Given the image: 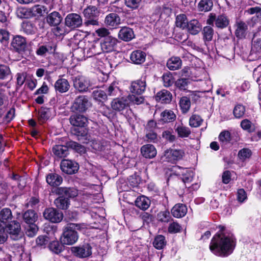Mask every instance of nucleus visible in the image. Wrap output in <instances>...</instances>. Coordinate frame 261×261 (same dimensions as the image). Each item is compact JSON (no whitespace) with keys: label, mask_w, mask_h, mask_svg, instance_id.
Masks as SVG:
<instances>
[{"label":"nucleus","mask_w":261,"mask_h":261,"mask_svg":"<svg viewBox=\"0 0 261 261\" xmlns=\"http://www.w3.org/2000/svg\"><path fill=\"white\" fill-rule=\"evenodd\" d=\"M235 247L233 239L223 233H217L211 240L210 249L217 256L225 257L230 255Z\"/></svg>","instance_id":"obj_1"},{"label":"nucleus","mask_w":261,"mask_h":261,"mask_svg":"<svg viewBox=\"0 0 261 261\" xmlns=\"http://www.w3.org/2000/svg\"><path fill=\"white\" fill-rule=\"evenodd\" d=\"M54 193L59 195L54 201V204L59 209L67 210L70 205L69 198L74 197L77 195L75 190L65 187L56 188Z\"/></svg>","instance_id":"obj_2"},{"label":"nucleus","mask_w":261,"mask_h":261,"mask_svg":"<svg viewBox=\"0 0 261 261\" xmlns=\"http://www.w3.org/2000/svg\"><path fill=\"white\" fill-rule=\"evenodd\" d=\"M80 224L69 223L64 227L61 237V242L63 245H72L75 243L79 239L77 230H80Z\"/></svg>","instance_id":"obj_3"},{"label":"nucleus","mask_w":261,"mask_h":261,"mask_svg":"<svg viewBox=\"0 0 261 261\" xmlns=\"http://www.w3.org/2000/svg\"><path fill=\"white\" fill-rule=\"evenodd\" d=\"M83 14L85 18L84 25L86 27L98 26L100 14L99 10L96 6H89L83 10Z\"/></svg>","instance_id":"obj_4"},{"label":"nucleus","mask_w":261,"mask_h":261,"mask_svg":"<svg viewBox=\"0 0 261 261\" xmlns=\"http://www.w3.org/2000/svg\"><path fill=\"white\" fill-rule=\"evenodd\" d=\"M91 106V103L87 96L80 95L76 97L72 104L71 110L73 112L83 113Z\"/></svg>","instance_id":"obj_5"},{"label":"nucleus","mask_w":261,"mask_h":261,"mask_svg":"<svg viewBox=\"0 0 261 261\" xmlns=\"http://www.w3.org/2000/svg\"><path fill=\"white\" fill-rule=\"evenodd\" d=\"M5 229L7 234L14 241L20 239L23 236L20 223L16 221H11L6 224Z\"/></svg>","instance_id":"obj_6"},{"label":"nucleus","mask_w":261,"mask_h":261,"mask_svg":"<svg viewBox=\"0 0 261 261\" xmlns=\"http://www.w3.org/2000/svg\"><path fill=\"white\" fill-rule=\"evenodd\" d=\"M185 155V152L181 149H168L164 152L161 159L163 161L175 163L181 160Z\"/></svg>","instance_id":"obj_7"},{"label":"nucleus","mask_w":261,"mask_h":261,"mask_svg":"<svg viewBox=\"0 0 261 261\" xmlns=\"http://www.w3.org/2000/svg\"><path fill=\"white\" fill-rule=\"evenodd\" d=\"M73 83L75 89L81 93L88 91L91 86L90 80L82 75L75 77L73 80Z\"/></svg>","instance_id":"obj_8"},{"label":"nucleus","mask_w":261,"mask_h":261,"mask_svg":"<svg viewBox=\"0 0 261 261\" xmlns=\"http://www.w3.org/2000/svg\"><path fill=\"white\" fill-rule=\"evenodd\" d=\"M43 215L45 219L53 223H59L61 221L63 218V213L53 207L46 208Z\"/></svg>","instance_id":"obj_9"},{"label":"nucleus","mask_w":261,"mask_h":261,"mask_svg":"<svg viewBox=\"0 0 261 261\" xmlns=\"http://www.w3.org/2000/svg\"><path fill=\"white\" fill-rule=\"evenodd\" d=\"M66 26L71 29H75L82 26L83 19L82 17L76 13H70L65 19Z\"/></svg>","instance_id":"obj_10"},{"label":"nucleus","mask_w":261,"mask_h":261,"mask_svg":"<svg viewBox=\"0 0 261 261\" xmlns=\"http://www.w3.org/2000/svg\"><path fill=\"white\" fill-rule=\"evenodd\" d=\"M60 168L64 173L67 174H73L78 171L79 167L76 162L64 159L61 162Z\"/></svg>","instance_id":"obj_11"},{"label":"nucleus","mask_w":261,"mask_h":261,"mask_svg":"<svg viewBox=\"0 0 261 261\" xmlns=\"http://www.w3.org/2000/svg\"><path fill=\"white\" fill-rule=\"evenodd\" d=\"M117 42V39L113 36H109L101 40L100 47L102 52L110 53L114 51L116 47Z\"/></svg>","instance_id":"obj_12"},{"label":"nucleus","mask_w":261,"mask_h":261,"mask_svg":"<svg viewBox=\"0 0 261 261\" xmlns=\"http://www.w3.org/2000/svg\"><path fill=\"white\" fill-rule=\"evenodd\" d=\"M146 88V80L143 78L132 82L129 90L132 94L142 95L145 92Z\"/></svg>","instance_id":"obj_13"},{"label":"nucleus","mask_w":261,"mask_h":261,"mask_svg":"<svg viewBox=\"0 0 261 261\" xmlns=\"http://www.w3.org/2000/svg\"><path fill=\"white\" fill-rule=\"evenodd\" d=\"M111 108L115 111L120 112L129 106L127 97L116 98L111 103Z\"/></svg>","instance_id":"obj_14"},{"label":"nucleus","mask_w":261,"mask_h":261,"mask_svg":"<svg viewBox=\"0 0 261 261\" xmlns=\"http://www.w3.org/2000/svg\"><path fill=\"white\" fill-rule=\"evenodd\" d=\"M69 121L72 125L81 128L86 127L88 122V118L86 116L77 113L71 115Z\"/></svg>","instance_id":"obj_15"},{"label":"nucleus","mask_w":261,"mask_h":261,"mask_svg":"<svg viewBox=\"0 0 261 261\" xmlns=\"http://www.w3.org/2000/svg\"><path fill=\"white\" fill-rule=\"evenodd\" d=\"M72 250L77 256L80 258L88 257L92 254V247L87 243L73 247Z\"/></svg>","instance_id":"obj_16"},{"label":"nucleus","mask_w":261,"mask_h":261,"mask_svg":"<svg viewBox=\"0 0 261 261\" xmlns=\"http://www.w3.org/2000/svg\"><path fill=\"white\" fill-rule=\"evenodd\" d=\"M251 49V54H255L259 57L261 55V32H256L254 35Z\"/></svg>","instance_id":"obj_17"},{"label":"nucleus","mask_w":261,"mask_h":261,"mask_svg":"<svg viewBox=\"0 0 261 261\" xmlns=\"http://www.w3.org/2000/svg\"><path fill=\"white\" fill-rule=\"evenodd\" d=\"M175 169L179 170H175V171L177 172L178 174L182 176L181 179L184 183H189L192 181L194 174L191 170L179 166L176 167Z\"/></svg>","instance_id":"obj_18"},{"label":"nucleus","mask_w":261,"mask_h":261,"mask_svg":"<svg viewBox=\"0 0 261 261\" xmlns=\"http://www.w3.org/2000/svg\"><path fill=\"white\" fill-rule=\"evenodd\" d=\"M141 153L146 159H152L156 156L157 151L153 145L146 144L141 147Z\"/></svg>","instance_id":"obj_19"},{"label":"nucleus","mask_w":261,"mask_h":261,"mask_svg":"<svg viewBox=\"0 0 261 261\" xmlns=\"http://www.w3.org/2000/svg\"><path fill=\"white\" fill-rule=\"evenodd\" d=\"M54 88L56 92L63 93L69 90L70 84L66 79L60 78L55 82Z\"/></svg>","instance_id":"obj_20"},{"label":"nucleus","mask_w":261,"mask_h":261,"mask_svg":"<svg viewBox=\"0 0 261 261\" xmlns=\"http://www.w3.org/2000/svg\"><path fill=\"white\" fill-rule=\"evenodd\" d=\"M146 54L140 50L133 51L130 55V60L135 64H141L146 59Z\"/></svg>","instance_id":"obj_21"},{"label":"nucleus","mask_w":261,"mask_h":261,"mask_svg":"<svg viewBox=\"0 0 261 261\" xmlns=\"http://www.w3.org/2000/svg\"><path fill=\"white\" fill-rule=\"evenodd\" d=\"M56 49V45L51 44L41 45L38 46L36 49L37 55L41 57H45L47 54H52Z\"/></svg>","instance_id":"obj_22"},{"label":"nucleus","mask_w":261,"mask_h":261,"mask_svg":"<svg viewBox=\"0 0 261 261\" xmlns=\"http://www.w3.org/2000/svg\"><path fill=\"white\" fill-rule=\"evenodd\" d=\"M172 95L171 93L166 90H162L158 92L155 96V100L162 103H169L172 100Z\"/></svg>","instance_id":"obj_23"},{"label":"nucleus","mask_w":261,"mask_h":261,"mask_svg":"<svg viewBox=\"0 0 261 261\" xmlns=\"http://www.w3.org/2000/svg\"><path fill=\"white\" fill-rule=\"evenodd\" d=\"M54 155L58 158L66 157L69 154V149L67 145L58 144L53 147Z\"/></svg>","instance_id":"obj_24"},{"label":"nucleus","mask_w":261,"mask_h":261,"mask_svg":"<svg viewBox=\"0 0 261 261\" xmlns=\"http://www.w3.org/2000/svg\"><path fill=\"white\" fill-rule=\"evenodd\" d=\"M135 203L137 207L141 210L145 211L150 206L151 201L148 197L142 195L136 198Z\"/></svg>","instance_id":"obj_25"},{"label":"nucleus","mask_w":261,"mask_h":261,"mask_svg":"<svg viewBox=\"0 0 261 261\" xmlns=\"http://www.w3.org/2000/svg\"><path fill=\"white\" fill-rule=\"evenodd\" d=\"M135 37L133 30L128 27L122 28L118 33V37L119 39L125 41H129Z\"/></svg>","instance_id":"obj_26"},{"label":"nucleus","mask_w":261,"mask_h":261,"mask_svg":"<svg viewBox=\"0 0 261 261\" xmlns=\"http://www.w3.org/2000/svg\"><path fill=\"white\" fill-rule=\"evenodd\" d=\"M62 19L61 14L57 11L51 12L46 17V22L50 26H57L61 23Z\"/></svg>","instance_id":"obj_27"},{"label":"nucleus","mask_w":261,"mask_h":261,"mask_svg":"<svg viewBox=\"0 0 261 261\" xmlns=\"http://www.w3.org/2000/svg\"><path fill=\"white\" fill-rule=\"evenodd\" d=\"M12 45L18 51L20 52L24 50L27 46V43L24 37L16 36L14 38Z\"/></svg>","instance_id":"obj_28"},{"label":"nucleus","mask_w":261,"mask_h":261,"mask_svg":"<svg viewBox=\"0 0 261 261\" xmlns=\"http://www.w3.org/2000/svg\"><path fill=\"white\" fill-rule=\"evenodd\" d=\"M121 19L120 17L116 13H110L108 15L105 20V23L106 25L116 28L120 24Z\"/></svg>","instance_id":"obj_29"},{"label":"nucleus","mask_w":261,"mask_h":261,"mask_svg":"<svg viewBox=\"0 0 261 261\" xmlns=\"http://www.w3.org/2000/svg\"><path fill=\"white\" fill-rule=\"evenodd\" d=\"M166 66L170 70H176L182 66V61L179 57H172L167 62Z\"/></svg>","instance_id":"obj_30"},{"label":"nucleus","mask_w":261,"mask_h":261,"mask_svg":"<svg viewBox=\"0 0 261 261\" xmlns=\"http://www.w3.org/2000/svg\"><path fill=\"white\" fill-rule=\"evenodd\" d=\"M187 212V208L183 204H176L171 210L172 215L176 218H181L185 216Z\"/></svg>","instance_id":"obj_31"},{"label":"nucleus","mask_w":261,"mask_h":261,"mask_svg":"<svg viewBox=\"0 0 261 261\" xmlns=\"http://www.w3.org/2000/svg\"><path fill=\"white\" fill-rule=\"evenodd\" d=\"M46 180L50 186L57 187L61 184L63 179L62 177L58 174L51 173L46 176Z\"/></svg>","instance_id":"obj_32"},{"label":"nucleus","mask_w":261,"mask_h":261,"mask_svg":"<svg viewBox=\"0 0 261 261\" xmlns=\"http://www.w3.org/2000/svg\"><path fill=\"white\" fill-rule=\"evenodd\" d=\"M236 27L235 34L237 37L239 38H244L248 30L247 24L243 21H239L237 22Z\"/></svg>","instance_id":"obj_33"},{"label":"nucleus","mask_w":261,"mask_h":261,"mask_svg":"<svg viewBox=\"0 0 261 261\" xmlns=\"http://www.w3.org/2000/svg\"><path fill=\"white\" fill-rule=\"evenodd\" d=\"M176 115L170 110H166L161 114V119L159 121L162 123L173 122L176 119Z\"/></svg>","instance_id":"obj_34"},{"label":"nucleus","mask_w":261,"mask_h":261,"mask_svg":"<svg viewBox=\"0 0 261 261\" xmlns=\"http://www.w3.org/2000/svg\"><path fill=\"white\" fill-rule=\"evenodd\" d=\"M38 219V215L33 210H28L23 215V220L26 224H34Z\"/></svg>","instance_id":"obj_35"},{"label":"nucleus","mask_w":261,"mask_h":261,"mask_svg":"<svg viewBox=\"0 0 261 261\" xmlns=\"http://www.w3.org/2000/svg\"><path fill=\"white\" fill-rule=\"evenodd\" d=\"M174 129L178 136L180 138H187L191 133L190 128L184 126L182 124H175Z\"/></svg>","instance_id":"obj_36"},{"label":"nucleus","mask_w":261,"mask_h":261,"mask_svg":"<svg viewBox=\"0 0 261 261\" xmlns=\"http://www.w3.org/2000/svg\"><path fill=\"white\" fill-rule=\"evenodd\" d=\"M186 28L192 35H196L201 30V25L197 20L193 19L189 22Z\"/></svg>","instance_id":"obj_37"},{"label":"nucleus","mask_w":261,"mask_h":261,"mask_svg":"<svg viewBox=\"0 0 261 261\" xmlns=\"http://www.w3.org/2000/svg\"><path fill=\"white\" fill-rule=\"evenodd\" d=\"M12 218L10 209L4 208L0 211V221L2 223L6 224L11 221Z\"/></svg>","instance_id":"obj_38"},{"label":"nucleus","mask_w":261,"mask_h":261,"mask_svg":"<svg viewBox=\"0 0 261 261\" xmlns=\"http://www.w3.org/2000/svg\"><path fill=\"white\" fill-rule=\"evenodd\" d=\"M32 17L37 16H42L44 13H47L48 10L44 6L36 5L31 8Z\"/></svg>","instance_id":"obj_39"},{"label":"nucleus","mask_w":261,"mask_h":261,"mask_svg":"<svg viewBox=\"0 0 261 261\" xmlns=\"http://www.w3.org/2000/svg\"><path fill=\"white\" fill-rule=\"evenodd\" d=\"M16 15L20 18H32L31 8L18 7L16 12Z\"/></svg>","instance_id":"obj_40"},{"label":"nucleus","mask_w":261,"mask_h":261,"mask_svg":"<svg viewBox=\"0 0 261 261\" xmlns=\"http://www.w3.org/2000/svg\"><path fill=\"white\" fill-rule=\"evenodd\" d=\"M179 107L182 113H187L191 107V101L187 96L182 97L179 102Z\"/></svg>","instance_id":"obj_41"},{"label":"nucleus","mask_w":261,"mask_h":261,"mask_svg":"<svg viewBox=\"0 0 261 261\" xmlns=\"http://www.w3.org/2000/svg\"><path fill=\"white\" fill-rule=\"evenodd\" d=\"M21 28L23 31L28 35L35 34L36 31V28L31 21H24L22 22Z\"/></svg>","instance_id":"obj_42"},{"label":"nucleus","mask_w":261,"mask_h":261,"mask_svg":"<svg viewBox=\"0 0 261 261\" xmlns=\"http://www.w3.org/2000/svg\"><path fill=\"white\" fill-rule=\"evenodd\" d=\"M188 23L185 14H180L176 16L175 24L177 27L185 29L187 28Z\"/></svg>","instance_id":"obj_43"},{"label":"nucleus","mask_w":261,"mask_h":261,"mask_svg":"<svg viewBox=\"0 0 261 261\" xmlns=\"http://www.w3.org/2000/svg\"><path fill=\"white\" fill-rule=\"evenodd\" d=\"M102 51L100 47V43L94 41L91 44L90 47L88 50L89 56L99 55Z\"/></svg>","instance_id":"obj_44"},{"label":"nucleus","mask_w":261,"mask_h":261,"mask_svg":"<svg viewBox=\"0 0 261 261\" xmlns=\"http://www.w3.org/2000/svg\"><path fill=\"white\" fill-rule=\"evenodd\" d=\"M213 7V3L211 0H201L198 4V9L201 11H209Z\"/></svg>","instance_id":"obj_45"},{"label":"nucleus","mask_w":261,"mask_h":261,"mask_svg":"<svg viewBox=\"0 0 261 261\" xmlns=\"http://www.w3.org/2000/svg\"><path fill=\"white\" fill-rule=\"evenodd\" d=\"M229 24L228 18L224 15H220L217 16L215 25L216 27L223 29L226 28Z\"/></svg>","instance_id":"obj_46"},{"label":"nucleus","mask_w":261,"mask_h":261,"mask_svg":"<svg viewBox=\"0 0 261 261\" xmlns=\"http://www.w3.org/2000/svg\"><path fill=\"white\" fill-rule=\"evenodd\" d=\"M203 38L205 42L211 41L213 37L214 30L210 26H206L203 28L202 31Z\"/></svg>","instance_id":"obj_47"},{"label":"nucleus","mask_w":261,"mask_h":261,"mask_svg":"<svg viewBox=\"0 0 261 261\" xmlns=\"http://www.w3.org/2000/svg\"><path fill=\"white\" fill-rule=\"evenodd\" d=\"M203 119L197 114H193L189 119V125L191 127H197L201 125Z\"/></svg>","instance_id":"obj_48"},{"label":"nucleus","mask_w":261,"mask_h":261,"mask_svg":"<svg viewBox=\"0 0 261 261\" xmlns=\"http://www.w3.org/2000/svg\"><path fill=\"white\" fill-rule=\"evenodd\" d=\"M154 247L158 249H162L166 244L165 237L162 235L156 236L153 243Z\"/></svg>","instance_id":"obj_49"},{"label":"nucleus","mask_w":261,"mask_h":261,"mask_svg":"<svg viewBox=\"0 0 261 261\" xmlns=\"http://www.w3.org/2000/svg\"><path fill=\"white\" fill-rule=\"evenodd\" d=\"M117 85L116 82H114L109 86L106 93L107 96H115L119 93L120 90Z\"/></svg>","instance_id":"obj_50"},{"label":"nucleus","mask_w":261,"mask_h":261,"mask_svg":"<svg viewBox=\"0 0 261 261\" xmlns=\"http://www.w3.org/2000/svg\"><path fill=\"white\" fill-rule=\"evenodd\" d=\"M25 233L29 237H33L37 233L38 228L35 224H27L25 226Z\"/></svg>","instance_id":"obj_51"},{"label":"nucleus","mask_w":261,"mask_h":261,"mask_svg":"<svg viewBox=\"0 0 261 261\" xmlns=\"http://www.w3.org/2000/svg\"><path fill=\"white\" fill-rule=\"evenodd\" d=\"M219 139L223 145H226L231 141L230 133L227 130L222 132L219 136Z\"/></svg>","instance_id":"obj_52"},{"label":"nucleus","mask_w":261,"mask_h":261,"mask_svg":"<svg viewBox=\"0 0 261 261\" xmlns=\"http://www.w3.org/2000/svg\"><path fill=\"white\" fill-rule=\"evenodd\" d=\"M162 79L164 86L166 87L171 86L174 83V79L170 72H167L163 75Z\"/></svg>","instance_id":"obj_53"},{"label":"nucleus","mask_w":261,"mask_h":261,"mask_svg":"<svg viewBox=\"0 0 261 261\" xmlns=\"http://www.w3.org/2000/svg\"><path fill=\"white\" fill-rule=\"evenodd\" d=\"M49 117V110L47 108H41L38 112V119L41 122H44Z\"/></svg>","instance_id":"obj_54"},{"label":"nucleus","mask_w":261,"mask_h":261,"mask_svg":"<svg viewBox=\"0 0 261 261\" xmlns=\"http://www.w3.org/2000/svg\"><path fill=\"white\" fill-rule=\"evenodd\" d=\"M127 98L128 99V101H130L132 102L134 104L140 105L144 101V98L143 96H141V95H135V94H133L132 95H129Z\"/></svg>","instance_id":"obj_55"},{"label":"nucleus","mask_w":261,"mask_h":261,"mask_svg":"<svg viewBox=\"0 0 261 261\" xmlns=\"http://www.w3.org/2000/svg\"><path fill=\"white\" fill-rule=\"evenodd\" d=\"M11 74L10 68L3 64H0V79L4 80L7 79Z\"/></svg>","instance_id":"obj_56"},{"label":"nucleus","mask_w":261,"mask_h":261,"mask_svg":"<svg viewBox=\"0 0 261 261\" xmlns=\"http://www.w3.org/2000/svg\"><path fill=\"white\" fill-rule=\"evenodd\" d=\"M252 154V152L250 149L248 148H243L241 149L238 152V157L240 160L244 161L247 159H249Z\"/></svg>","instance_id":"obj_57"},{"label":"nucleus","mask_w":261,"mask_h":261,"mask_svg":"<svg viewBox=\"0 0 261 261\" xmlns=\"http://www.w3.org/2000/svg\"><path fill=\"white\" fill-rule=\"evenodd\" d=\"M49 249L53 252L59 254L63 250V246L58 241H52L49 245Z\"/></svg>","instance_id":"obj_58"},{"label":"nucleus","mask_w":261,"mask_h":261,"mask_svg":"<svg viewBox=\"0 0 261 261\" xmlns=\"http://www.w3.org/2000/svg\"><path fill=\"white\" fill-rule=\"evenodd\" d=\"M158 220L162 222H168L171 219V216L168 211L160 212L157 215Z\"/></svg>","instance_id":"obj_59"},{"label":"nucleus","mask_w":261,"mask_h":261,"mask_svg":"<svg viewBox=\"0 0 261 261\" xmlns=\"http://www.w3.org/2000/svg\"><path fill=\"white\" fill-rule=\"evenodd\" d=\"M93 98L100 101L105 100L107 98V94L102 90H95L93 92Z\"/></svg>","instance_id":"obj_60"},{"label":"nucleus","mask_w":261,"mask_h":261,"mask_svg":"<svg viewBox=\"0 0 261 261\" xmlns=\"http://www.w3.org/2000/svg\"><path fill=\"white\" fill-rule=\"evenodd\" d=\"M245 107L242 105H237L233 109V115L237 118H240L244 115Z\"/></svg>","instance_id":"obj_61"},{"label":"nucleus","mask_w":261,"mask_h":261,"mask_svg":"<svg viewBox=\"0 0 261 261\" xmlns=\"http://www.w3.org/2000/svg\"><path fill=\"white\" fill-rule=\"evenodd\" d=\"M99 112L108 119H110L112 116V111L111 109L105 105H102L100 106Z\"/></svg>","instance_id":"obj_62"},{"label":"nucleus","mask_w":261,"mask_h":261,"mask_svg":"<svg viewBox=\"0 0 261 261\" xmlns=\"http://www.w3.org/2000/svg\"><path fill=\"white\" fill-rule=\"evenodd\" d=\"M125 4L128 8L134 10L140 5L142 0H124Z\"/></svg>","instance_id":"obj_63"},{"label":"nucleus","mask_w":261,"mask_h":261,"mask_svg":"<svg viewBox=\"0 0 261 261\" xmlns=\"http://www.w3.org/2000/svg\"><path fill=\"white\" fill-rule=\"evenodd\" d=\"M189 84V80L187 79H179L175 82L176 86L180 90H185L186 89Z\"/></svg>","instance_id":"obj_64"}]
</instances>
